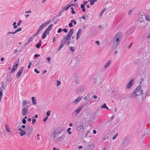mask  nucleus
Instances as JSON below:
<instances>
[{
  "label": "nucleus",
  "mask_w": 150,
  "mask_h": 150,
  "mask_svg": "<svg viewBox=\"0 0 150 150\" xmlns=\"http://www.w3.org/2000/svg\"><path fill=\"white\" fill-rule=\"evenodd\" d=\"M143 95L144 92L142 86H139L134 89L131 96L134 99H137L139 96Z\"/></svg>",
  "instance_id": "1"
},
{
  "label": "nucleus",
  "mask_w": 150,
  "mask_h": 150,
  "mask_svg": "<svg viewBox=\"0 0 150 150\" xmlns=\"http://www.w3.org/2000/svg\"><path fill=\"white\" fill-rule=\"evenodd\" d=\"M121 40V35L120 33H117L114 38V46L117 47L120 43Z\"/></svg>",
  "instance_id": "2"
},
{
  "label": "nucleus",
  "mask_w": 150,
  "mask_h": 150,
  "mask_svg": "<svg viewBox=\"0 0 150 150\" xmlns=\"http://www.w3.org/2000/svg\"><path fill=\"white\" fill-rule=\"evenodd\" d=\"M50 22V21H48L42 24L39 26L37 33H39L40 31L42 30Z\"/></svg>",
  "instance_id": "3"
},
{
  "label": "nucleus",
  "mask_w": 150,
  "mask_h": 150,
  "mask_svg": "<svg viewBox=\"0 0 150 150\" xmlns=\"http://www.w3.org/2000/svg\"><path fill=\"white\" fill-rule=\"evenodd\" d=\"M134 82V79H131L130 81L127 84L126 88L127 89H130L131 87L133 85Z\"/></svg>",
  "instance_id": "4"
},
{
  "label": "nucleus",
  "mask_w": 150,
  "mask_h": 150,
  "mask_svg": "<svg viewBox=\"0 0 150 150\" xmlns=\"http://www.w3.org/2000/svg\"><path fill=\"white\" fill-rule=\"evenodd\" d=\"M19 62V60L16 61L14 64H13L12 69V70H11V73H13L15 70H16L18 66V63Z\"/></svg>",
  "instance_id": "5"
},
{
  "label": "nucleus",
  "mask_w": 150,
  "mask_h": 150,
  "mask_svg": "<svg viewBox=\"0 0 150 150\" xmlns=\"http://www.w3.org/2000/svg\"><path fill=\"white\" fill-rule=\"evenodd\" d=\"M24 67H21L20 69L18 71V72L16 74V76L18 77H19L22 74L23 70L24 69Z\"/></svg>",
  "instance_id": "6"
},
{
  "label": "nucleus",
  "mask_w": 150,
  "mask_h": 150,
  "mask_svg": "<svg viewBox=\"0 0 150 150\" xmlns=\"http://www.w3.org/2000/svg\"><path fill=\"white\" fill-rule=\"evenodd\" d=\"M21 112L23 116H25L28 114V109L26 107H24L22 110Z\"/></svg>",
  "instance_id": "7"
},
{
  "label": "nucleus",
  "mask_w": 150,
  "mask_h": 150,
  "mask_svg": "<svg viewBox=\"0 0 150 150\" xmlns=\"http://www.w3.org/2000/svg\"><path fill=\"white\" fill-rule=\"evenodd\" d=\"M83 98L82 96H80L77 98L73 102V103L74 104L78 103Z\"/></svg>",
  "instance_id": "8"
},
{
  "label": "nucleus",
  "mask_w": 150,
  "mask_h": 150,
  "mask_svg": "<svg viewBox=\"0 0 150 150\" xmlns=\"http://www.w3.org/2000/svg\"><path fill=\"white\" fill-rule=\"evenodd\" d=\"M94 146L93 144L90 143L87 145V148L88 150H93Z\"/></svg>",
  "instance_id": "9"
},
{
  "label": "nucleus",
  "mask_w": 150,
  "mask_h": 150,
  "mask_svg": "<svg viewBox=\"0 0 150 150\" xmlns=\"http://www.w3.org/2000/svg\"><path fill=\"white\" fill-rule=\"evenodd\" d=\"M112 61L111 60H109L104 66V68L105 69L107 68L112 63Z\"/></svg>",
  "instance_id": "10"
},
{
  "label": "nucleus",
  "mask_w": 150,
  "mask_h": 150,
  "mask_svg": "<svg viewBox=\"0 0 150 150\" xmlns=\"http://www.w3.org/2000/svg\"><path fill=\"white\" fill-rule=\"evenodd\" d=\"M30 102L28 100H25L23 101V107L25 106V107H28V105Z\"/></svg>",
  "instance_id": "11"
},
{
  "label": "nucleus",
  "mask_w": 150,
  "mask_h": 150,
  "mask_svg": "<svg viewBox=\"0 0 150 150\" xmlns=\"http://www.w3.org/2000/svg\"><path fill=\"white\" fill-rule=\"evenodd\" d=\"M82 31L81 28L79 29L78 31H77L76 33V40H77L78 39L80 38V35L82 33Z\"/></svg>",
  "instance_id": "12"
},
{
  "label": "nucleus",
  "mask_w": 150,
  "mask_h": 150,
  "mask_svg": "<svg viewBox=\"0 0 150 150\" xmlns=\"http://www.w3.org/2000/svg\"><path fill=\"white\" fill-rule=\"evenodd\" d=\"M15 34L14 32H8L7 33V35L8 38H11L13 37V34Z\"/></svg>",
  "instance_id": "13"
},
{
  "label": "nucleus",
  "mask_w": 150,
  "mask_h": 150,
  "mask_svg": "<svg viewBox=\"0 0 150 150\" xmlns=\"http://www.w3.org/2000/svg\"><path fill=\"white\" fill-rule=\"evenodd\" d=\"M83 107L82 106L79 107L75 110V112L76 114H79L80 111L82 110Z\"/></svg>",
  "instance_id": "14"
},
{
  "label": "nucleus",
  "mask_w": 150,
  "mask_h": 150,
  "mask_svg": "<svg viewBox=\"0 0 150 150\" xmlns=\"http://www.w3.org/2000/svg\"><path fill=\"white\" fill-rule=\"evenodd\" d=\"M74 32V30L72 29H71L68 32L67 35H69V36H71L73 34V33Z\"/></svg>",
  "instance_id": "15"
},
{
  "label": "nucleus",
  "mask_w": 150,
  "mask_h": 150,
  "mask_svg": "<svg viewBox=\"0 0 150 150\" xmlns=\"http://www.w3.org/2000/svg\"><path fill=\"white\" fill-rule=\"evenodd\" d=\"M88 1L90 3V5L92 6L94 4L95 2L97 1V0H88Z\"/></svg>",
  "instance_id": "16"
},
{
  "label": "nucleus",
  "mask_w": 150,
  "mask_h": 150,
  "mask_svg": "<svg viewBox=\"0 0 150 150\" xmlns=\"http://www.w3.org/2000/svg\"><path fill=\"white\" fill-rule=\"evenodd\" d=\"M33 103L34 105H36L37 104L36 100L35 98L34 97H32L31 98Z\"/></svg>",
  "instance_id": "17"
},
{
  "label": "nucleus",
  "mask_w": 150,
  "mask_h": 150,
  "mask_svg": "<svg viewBox=\"0 0 150 150\" xmlns=\"http://www.w3.org/2000/svg\"><path fill=\"white\" fill-rule=\"evenodd\" d=\"M27 129H28L29 131V133H31L33 131V128L32 127H28L27 128Z\"/></svg>",
  "instance_id": "18"
},
{
  "label": "nucleus",
  "mask_w": 150,
  "mask_h": 150,
  "mask_svg": "<svg viewBox=\"0 0 150 150\" xmlns=\"http://www.w3.org/2000/svg\"><path fill=\"white\" fill-rule=\"evenodd\" d=\"M71 36L68 35H67L64 38L66 41H68L71 39Z\"/></svg>",
  "instance_id": "19"
},
{
  "label": "nucleus",
  "mask_w": 150,
  "mask_h": 150,
  "mask_svg": "<svg viewBox=\"0 0 150 150\" xmlns=\"http://www.w3.org/2000/svg\"><path fill=\"white\" fill-rule=\"evenodd\" d=\"M81 58V56L79 55L75 57L74 58V59L77 62H78L80 60Z\"/></svg>",
  "instance_id": "20"
},
{
  "label": "nucleus",
  "mask_w": 150,
  "mask_h": 150,
  "mask_svg": "<svg viewBox=\"0 0 150 150\" xmlns=\"http://www.w3.org/2000/svg\"><path fill=\"white\" fill-rule=\"evenodd\" d=\"M5 129L8 132H11V131H10V130L9 127L8 125H7L6 124H5Z\"/></svg>",
  "instance_id": "21"
},
{
  "label": "nucleus",
  "mask_w": 150,
  "mask_h": 150,
  "mask_svg": "<svg viewBox=\"0 0 150 150\" xmlns=\"http://www.w3.org/2000/svg\"><path fill=\"white\" fill-rule=\"evenodd\" d=\"M19 134L21 136H22L24 135H25L26 133L25 131L23 130L22 131H21L19 133Z\"/></svg>",
  "instance_id": "22"
},
{
  "label": "nucleus",
  "mask_w": 150,
  "mask_h": 150,
  "mask_svg": "<svg viewBox=\"0 0 150 150\" xmlns=\"http://www.w3.org/2000/svg\"><path fill=\"white\" fill-rule=\"evenodd\" d=\"M53 25L51 24L49 25L47 28L46 30L50 32V31L52 29V27H53Z\"/></svg>",
  "instance_id": "23"
},
{
  "label": "nucleus",
  "mask_w": 150,
  "mask_h": 150,
  "mask_svg": "<svg viewBox=\"0 0 150 150\" xmlns=\"http://www.w3.org/2000/svg\"><path fill=\"white\" fill-rule=\"evenodd\" d=\"M101 109L103 108H105L107 109H109V108L107 106L105 103H104L103 105L102 106H101Z\"/></svg>",
  "instance_id": "24"
},
{
  "label": "nucleus",
  "mask_w": 150,
  "mask_h": 150,
  "mask_svg": "<svg viewBox=\"0 0 150 150\" xmlns=\"http://www.w3.org/2000/svg\"><path fill=\"white\" fill-rule=\"evenodd\" d=\"M81 7L82 9V11L83 12H85L86 11V9L85 8V6L84 5L81 4Z\"/></svg>",
  "instance_id": "25"
},
{
  "label": "nucleus",
  "mask_w": 150,
  "mask_h": 150,
  "mask_svg": "<svg viewBox=\"0 0 150 150\" xmlns=\"http://www.w3.org/2000/svg\"><path fill=\"white\" fill-rule=\"evenodd\" d=\"M71 128L70 127H69L67 129V132L69 135H71V132L70 131Z\"/></svg>",
  "instance_id": "26"
},
{
  "label": "nucleus",
  "mask_w": 150,
  "mask_h": 150,
  "mask_svg": "<svg viewBox=\"0 0 150 150\" xmlns=\"http://www.w3.org/2000/svg\"><path fill=\"white\" fill-rule=\"evenodd\" d=\"M21 30H22V28H18V29H17L16 30V31H14V32L15 33V34L16 33L18 32L21 31Z\"/></svg>",
  "instance_id": "27"
},
{
  "label": "nucleus",
  "mask_w": 150,
  "mask_h": 150,
  "mask_svg": "<svg viewBox=\"0 0 150 150\" xmlns=\"http://www.w3.org/2000/svg\"><path fill=\"white\" fill-rule=\"evenodd\" d=\"M145 18L147 21H150V16L146 15L145 16Z\"/></svg>",
  "instance_id": "28"
},
{
  "label": "nucleus",
  "mask_w": 150,
  "mask_h": 150,
  "mask_svg": "<svg viewBox=\"0 0 150 150\" xmlns=\"http://www.w3.org/2000/svg\"><path fill=\"white\" fill-rule=\"evenodd\" d=\"M64 43H62V42H61L60 45L58 49V50H60L61 48L63 47L64 46Z\"/></svg>",
  "instance_id": "29"
},
{
  "label": "nucleus",
  "mask_w": 150,
  "mask_h": 150,
  "mask_svg": "<svg viewBox=\"0 0 150 150\" xmlns=\"http://www.w3.org/2000/svg\"><path fill=\"white\" fill-rule=\"evenodd\" d=\"M41 42V41H39V43H37L36 47L37 48H39L41 46V45L40 44Z\"/></svg>",
  "instance_id": "30"
},
{
  "label": "nucleus",
  "mask_w": 150,
  "mask_h": 150,
  "mask_svg": "<svg viewBox=\"0 0 150 150\" xmlns=\"http://www.w3.org/2000/svg\"><path fill=\"white\" fill-rule=\"evenodd\" d=\"M7 78L9 81H11L13 79V78L11 77V75L8 76Z\"/></svg>",
  "instance_id": "31"
},
{
  "label": "nucleus",
  "mask_w": 150,
  "mask_h": 150,
  "mask_svg": "<svg viewBox=\"0 0 150 150\" xmlns=\"http://www.w3.org/2000/svg\"><path fill=\"white\" fill-rule=\"evenodd\" d=\"M56 85L57 87L59 86L61 84V82L59 80H57L56 82Z\"/></svg>",
  "instance_id": "32"
},
{
  "label": "nucleus",
  "mask_w": 150,
  "mask_h": 150,
  "mask_svg": "<svg viewBox=\"0 0 150 150\" xmlns=\"http://www.w3.org/2000/svg\"><path fill=\"white\" fill-rule=\"evenodd\" d=\"M78 128L79 129V130H83L84 129V126L83 125H80L78 127Z\"/></svg>",
  "instance_id": "33"
},
{
  "label": "nucleus",
  "mask_w": 150,
  "mask_h": 150,
  "mask_svg": "<svg viewBox=\"0 0 150 150\" xmlns=\"http://www.w3.org/2000/svg\"><path fill=\"white\" fill-rule=\"evenodd\" d=\"M51 113V111L50 110H48L46 112V116L48 117L50 115Z\"/></svg>",
  "instance_id": "34"
},
{
  "label": "nucleus",
  "mask_w": 150,
  "mask_h": 150,
  "mask_svg": "<svg viewBox=\"0 0 150 150\" xmlns=\"http://www.w3.org/2000/svg\"><path fill=\"white\" fill-rule=\"evenodd\" d=\"M69 6H70L69 5L68 6H65L63 8V9L64 10H65V11L67 10L68 9Z\"/></svg>",
  "instance_id": "35"
},
{
  "label": "nucleus",
  "mask_w": 150,
  "mask_h": 150,
  "mask_svg": "<svg viewBox=\"0 0 150 150\" xmlns=\"http://www.w3.org/2000/svg\"><path fill=\"white\" fill-rule=\"evenodd\" d=\"M44 33L45 34V35H49V32L46 30L44 31Z\"/></svg>",
  "instance_id": "36"
},
{
  "label": "nucleus",
  "mask_w": 150,
  "mask_h": 150,
  "mask_svg": "<svg viewBox=\"0 0 150 150\" xmlns=\"http://www.w3.org/2000/svg\"><path fill=\"white\" fill-rule=\"evenodd\" d=\"M44 33L45 34V35H49V32L46 30L44 31Z\"/></svg>",
  "instance_id": "37"
},
{
  "label": "nucleus",
  "mask_w": 150,
  "mask_h": 150,
  "mask_svg": "<svg viewBox=\"0 0 150 150\" xmlns=\"http://www.w3.org/2000/svg\"><path fill=\"white\" fill-rule=\"evenodd\" d=\"M82 18L84 20L87 19L88 18V17L87 16H82Z\"/></svg>",
  "instance_id": "38"
},
{
  "label": "nucleus",
  "mask_w": 150,
  "mask_h": 150,
  "mask_svg": "<svg viewBox=\"0 0 150 150\" xmlns=\"http://www.w3.org/2000/svg\"><path fill=\"white\" fill-rule=\"evenodd\" d=\"M118 136V134L117 133L116 134H115L112 137V139L113 140H115L116 139V138H117V137Z\"/></svg>",
  "instance_id": "39"
},
{
  "label": "nucleus",
  "mask_w": 150,
  "mask_h": 150,
  "mask_svg": "<svg viewBox=\"0 0 150 150\" xmlns=\"http://www.w3.org/2000/svg\"><path fill=\"white\" fill-rule=\"evenodd\" d=\"M106 9L105 8H104V9H103V10L101 11L100 15H102L103 13L106 11Z\"/></svg>",
  "instance_id": "40"
},
{
  "label": "nucleus",
  "mask_w": 150,
  "mask_h": 150,
  "mask_svg": "<svg viewBox=\"0 0 150 150\" xmlns=\"http://www.w3.org/2000/svg\"><path fill=\"white\" fill-rule=\"evenodd\" d=\"M3 95V93L1 91H0V102L1 101L2 96Z\"/></svg>",
  "instance_id": "41"
},
{
  "label": "nucleus",
  "mask_w": 150,
  "mask_h": 150,
  "mask_svg": "<svg viewBox=\"0 0 150 150\" xmlns=\"http://www.w3.org/2000/svg\"><path fill=\"white\" fill-rule=\"evenodd\" d=\"M70 50L72 52H74V51H75V49L74 47H71V46L70 47Z\"/></svg>",
  "instance_id": "42"
},
{
  "label": "nucleus",
  "mask_w": 150,
  "mask_h": 150,
  "mask_svg": "<svg viewBox=\"0 0 150 150\" xmlns=\"http://www.w3.org/2000/svg\"><path fill=\"white\" fill-rule=\"evenodd\" d=\"M33 40V38L31 37H30L28 40V42H29L31 41H32Z\"/></svg>",
  "instance_id": "43"
},
{
  "label": "nucleus",
  "mask_w": 150,
  "mask_h": 150,
  "mask_svg": "<svg viewBox=\"0 0 150 150\" xmlns=\"http://www.w3.org/2000/svg\"><path fill=\"white\" fill-rule=\"evenodd\" d=\"M46 36V35H45V34L43 33L42 36V39H44L45 38Z\"/></svg>",
  "instance_id": "44"
},
{
  "label": "nucleus",
  "mask_w": 150,
  "mask_h": 150,
  "mask_svg": "<svg viewBox=\"0 0 150 150\" xmlns=\"http://www.w3.org/2000/svg\"><path fill=\"white\" fill-rule=\"evenodd\" d=\"M71 22H72V23H73L75 25L76 24V22L75 20H71Z\"/></svg>",
  "instance_id": "45"
},
{
  "label": "nucleus",
  "mask_w": 150,
  "mask_h": 150,
  "mask_svg": "<svg viewBox=\"0 0 150 150\" xmlns=\"http://www.w3.org/2000/svg\"><path fill=\"white\" fill-rule=\"evenodd\" d=\"M34 71L37 74H39L40 72V71H38L37 69H35L34 70Z\"/></svg>",
  "instance_id": "46"
},
{
  "label": "nucleus",
  "mask_w": 150,
  "mask_h": 150,
  "mask_svg": "<svg viewBox=\"0 0 150 150\" xmlns=\"http://www.w3.org/2000/svg\"><path fill=\"white\" fill-rule=\"evenodd\" d=\"M36 120L35 119L33 118L32 120V123L34 124L36 122Z\"/></svg>",
  "instance_id": "47"
},
{
  "label": "nucleus",
  "mask_w": 150,
  "mask_h": 150,
  "mask_svg": "<svg viewBox=\"0 0 150 150\" xmlns=\"http://www.w3.org/2000/svg\"><path fill=\"white\" fill-rule=\"evenodd\" d=\"M62 31V29L61 28H59L58 31H57V32L58 33H60Z\"/></svg>",
  "instance_id": "48"
},
{
  "label": "nucleus",
  "mask_w": 150,
  "mask_h": 150,
  "mask_svg": "<svg viewBox=\"0 0 150 150\" xmlns=\"http://www.w3.org/2000/svg\"><path fill=\"white\" fill-rule=\"evenodd\" d=\"M32 65L31 62H30L29 64V65L28 66V68L29 69H30L31 67V66Z\"/></svg>",
  "instance_id": "49"
},
{
  "label": "nucleus",
  "mask_w": 150,
  "mask_h": 150,
  "mask_svg": "<svg viewBox=\"0 0 150 150\" xmlns=\"http://www.w3.org/2000/svg\"><path fill=\"white\" fill-rule=\"evenodd\" d=\"M69 26L70 27H71L73 26L72 23V22H71V23L69 24Z\"/></svg>",
  "instance_id": "50"
},
{
  "label": "nucleus",
  "mask_w": 150,
  "mask_h": 150,
  "mask_svg": "<svg viewBox=\"0 0 150 150\" xmlns=\"http://www.w3.org/2000/svg\"><path fill=\"white\" fill-rule=\"evenodd\" d=\"M26 122V121L25 119H23L22 120V122L23 124H25Z\"/></svg>",
  "instance_id": "51"
},
{
  "label": "nucleus",
  "mask_w": 150,
  "mask_h": 150,
  "mask_svg": "<svg viewBox=\"0 0 150 150\" xmlns=\"http://www.w3.org/2000/svg\"><path fill=\"white\" fill-rule=\"evenodd\" d=\"M63 30L65 33H67V30L66 28H64L62 29V30Z\"/></svg>",
  "instance_id": "52"
},
{
  "label": "nucleus",
  "mask_w": 150,
  "mask_h": 150,
  "mask_svg": "<svg viewBox=\"0 0 150 150\" xmlns=\"http://www.w3.org/2000/svg\"><path fill=\"white\" fill-rule=\"evenodd\" d=\"M48 118V117L46 116V117L45 118L43 119V121L44 122H46Z\"/></svg>",
  "instance_id": "53"
},
{
  "label": "nucleus",
  "mask_w": 150,
  "mask_h": 150,
  "mask_svg": "<svg viewBox=\"0 0 150 150\" xmlns=\"http://www.w3.org/2000/svg\"><path fill=\"white\" fill-rule=\"evenodd\" d=\"M79 82H80V81H79V80H76L75 81V83H76V84H79Z\"/></svg>",
  "instance_id": "54"
},
{
  "label": "nucleus",
  "mask_w": 150,
  "mask_h": 150,
  "mask_svg": "<svg viewBox=\"0 0 150 150\" xmlns=\"http://www.w3.org/2000/svg\"><path fill=\"white\" fill-rule=\"evenodd\" d=\"M47 59L48 62H49L51 59V58L50 57H49L47 58Z\"/></svg>",
  "instance_id": "55"
},
{
  "label": "nucleus",
  "mask_w": 150,
  "mask_h": 150,
  "mask_svg": "<svg viewBox=\"0 0 150 150\" xmlns=\"http://www.w3.org/2000/svg\"><path fill=\"white\" fill-rule=\"evenodd\" d=\"M21 23V20H20L18 21V23H17V25L18 26H19L20 25Z\"/></svg>",
  "instance_id": "56"
},
{
  "label": "nucleus",
  "mask_w": 150,
  "mask_h": 150,
  "mask_svg": "<svg viewBox=\"0 0 150 150\" xmlns=\"http://www.w3.org/2000/svg\"><path fill=\"white\" fill-rule=\"evenodd\" d=\"M88 3V2L87 1H85L84 2H83V4L84 5H86V4Z\"/></svg>",
  "instance_id": "57"
},
{
  "label": "nucleus",
  "mask_w": 150,
  "mask_h": 150,
  "mask_svg": "<svg viewBox=\"0 0 150 150\" xmlns=\"http://www.w3.org/2000/svg\"><path fill=\"white\" fill-rule=\"evenodd\" d=\"M31 12V10H29L28 11H26L25 12L26 13H30Z\"/></svg>",
  "instance_id": "58"
},
{
  "label": "nucleus",
  "mask_w": 150,
  "mask_h": 150,
  "mask_svg": "<svg viewBox=\"0 0 150 150\" xmlns=\"http://www.w3.org/2000/svg\"><path fill=\"white\" fill-rule=\"evenodd\" d=\"M96 43L98 45H100L99 42L98 41H96Z\"/></svg>",
  "instance_id": "59"
},
{
  "label": "nucleus",
  "mask_w": 150,
  "mask_h": 150,
  "mask_svg": "<svg viewBox=\"0 0 150 150\" xmlns=\"http://www.w3.org/2000/svg\"><path fill=\"white\" fill-rule=\"evenodd\" d=\"M93 133L94 134H96L97 133L96 131L95 130H93Z\"/></svg>",
  "instance_id": "60"
},
{
  "label": "nucleus",
  "mask_w": 150,
  "mask_h": 150,
  "mask_svg": "<svg viewBox=\"0 0 150 150\" xmlns=\"http://www.w3.org/2000/svg\"><path fill=\"white\" fill-rule=\"evenodd\" d=\"M71 13L73 14H75V12L74 10H72L71 11Z\"/></svg>",
  "instance_id": "61"
},
{
  "label": "nucleus",
  "mask_w": 150,
  "mask_h": 150,
  "mask_svg": "<svg viewBox=\"0 0 150 150\" xmlns=\"http://www.w3.org/2000/svg\"><path fill=\"white\" fill-rule=\"evenodd\" d=\"M21 127L23 129H24L25 128V125H23L21 126Z\"/></svg>",
  "instance_id": "62"
},
{
  "label": "nucleus",
  "mask_w": 150,
  "mask_h": 150,
  "mask_svg": "<svg viewBox=\"0 0 150 150\" xmlns=\"http://www.w3.org/2000/svg\"><path fill=\"white\" fill-rule=\"evenodd\" d=\"M40 56V55H37V54H35L34 55V56L35 57H39Z\"/></svg>",
  "instance_id": "63"
},
{
  "label": "nucleus",
  "mask_w": 150,
  "mask_h": 150,
  "mask_svg": "<svg viewBox=\"0 0 150 150\" xmlns=\"http://www.w3.org/2000/svg\"><path fill=\"white\" fill-rule=\"evenodd\" d=\"M150 38V34H149L147 36V38L149 39Z\"/></svg>",
  "instance_id": "64"
}]
</instances>
